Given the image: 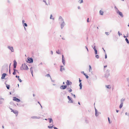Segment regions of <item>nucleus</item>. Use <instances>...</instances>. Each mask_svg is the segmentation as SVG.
<instances>
[{"label": "nucleus", "instance_id": "f257e3e1", "mask_svg": "<svg viewBox=\"0 0 129 129\" xmlns=\"http://www.w3.org/2000/svg\"><path fill=\"white\" fill-rule=\"evenodd\" d=\"M28 69V66L25 63L22 64V66L20 67V70H27Z\"/></svg>", "mask_w": 129, "mask_h": 129}, {"label": "nucleus", "instance_id": "f03ea898", "mask_svg": "<svg viewBox=\"0 0 129 129\" xmlns=\"http://www.w3.org/2000/svg\"><path fill=\"white\" fill-rule=\"evenodd\" d=\"M110 71L109 70H107L105 74V78H108L109 76H110L109 73Z\"/></svg>", "mask_w": 129, "mask_h": 129}, {"label": "nucleus", "instance_id": "7ed1b4c3", "mask_svg": "<svg viewBox=\"0 0 129 129\" xmlns=\"http://www.w3.org/2000/svg\"><path fill=\"white\" fill-rule=\"evenodd\" d=\"M27 61H26L29 63H32L33 62V59L31 57L29 58V57L27 58Z\"/></svg>", "mask_w": 129, "mask_h": 129}, {"label": "nucleus", "instance_id": "20e7f679", "mask_svg": "<svg viewBox=\"0 0 129 129\" xmlns=\"http://www.w3.org/2000/svg\"><path fill=\"white\" fill-rule=\"evenodd\" d=\"M67 98L69 100L68 101V103H73V101L71 98L69 96H67Z\"/></svg>", "mask_w": 129, "mask_h": 129}, {"label": "nucleus", "instance_id": "39448f33", "mask_svg": "<svg viewBox=\"0 0 129 129\" xmlns=\"http://www.w3.org/2000/svg\"><path fill=\"white\" fill-rule=\"evenodd\" d=\"M13 101H15L17 102H20V100L16 97H13Z\"/></svg>", "mask_w": 129, "mask_h": 129}, {"label": "nucleus", "instance_id": "423d86ee", "mask_svg": "<svg viewBox=\"0 0 129 129\" xmlns=\"http://www.w3.org/2000/svg\"><path fill=\"white\" fill-rule=\"evenodd\" d=\"M67 86L66 85H62L60 87V88L62 89H64L67 87Z\"/></svg>", "mask_w": 129, "mask_h": 129}, {"label": "nucleus", "instance_id": "0eeeda50", "mask_svg": "<svg viewBox=\"0 0 129 129\" xmlns=\"http://www.w3.org/2000/svg\"><path fill=\"white\" fill-rule=\"evenodd\" d=\"M8 48L12 52H13L14 51V49L13 47H11L9 46H8Z\"/></svg>", "mask_w": 129, "mask_h": 129}, {"label": "nucleus", "instance_id": "6e6552de", "mask_svg": "<svg viewBox=\"0 0 129 129\" xmlns=\"http://www.w3.org/2000/svg\"><path fill=\"white\" fill-rule=\"evenodd\" d=\"M62 62L63 65L64 66L65 64V59L64 58V56L63 55H62Z\"/></svg>", "mask_w": 129, "mask_h": 129}, {"label": "nucleus", "instance_id": "1a4fd4ad", "mask_svg": "<svg viewBox=\"0 0 129 129\" xmlns=\"http://www.w3.org/2000/svg\"><path fill=\"white\" fill-rule=\"evenodd\" d=\"M117 13L119 14L121 17H123V16L122 13V12H120L119 10H118L117 12Z\"/></svg>", "mask_w": 129, "mask_h": 129}, {"label": "nucleus", "instance_id": "9d476101", "mask_svg": "<svg viewBox=\"0 0 129 129\" xmlns=\"http://www.w3.org/2000/svg\"><path fill=\"white\" fill-rule=\"evenodd\" d=\"M7 75V74L5 73H4L3 74L2 76L1 77V79H4L5 77Z\"/></svg>", "mask_w": 129, "mask_h": 129}, {"label": "nucleus", "instance_id": "9b49d317", "mask_svg": "<svg viewBox=\"0 0 129 129\" xmlns=\"http://www.w3.org/2000/svg\"><path fill=\"white\" fill-rule=\"evenodd\" d=\"M66 85H71L72 84V82H71L69 81L68 80H67V82H66Z\"/></svg>", "mask_w": 129, "mask_h": 129}, {"label": "nucleus", "instance_id": "f8f14e48", "mask_svg": "<svg viewBox=\"0 0 129 129\" xmlns=\"http://www.w3.org/2000/svg\"><path fill=\"white\" fill-rule=\"evenodd\" d=\"M11 110H12L11 111L12 112H13L15 114H18V112L16 110H15L14 111L13 110H12V109H11Z\"/></svg>", "mask_w": 129, "mask_h": 129}, {"label": "nucleus", "instance_id": "ddd939ff", "mask_svg": "<svg viewBox=\"0 0 129 129\" xmlns=\"http://www.w3.org/2000/svg\"><path fill=\"white\" fill-rule=\"evenodd\" d=\"M30 71L31 72V73L32 75V76H33V67H31L30 68Z\"/></svg>", "mask_w": 129, "mask_h": 129}, {"label": "nucleus", "instance_id": "4468645a", "mask_svg": "<svg viewBox=\"0 0 129 129\" xmlns=\"http://www.w3.org/2000/svg\"><path fill=\"white\" fill-rule=\"evenodd\" d=\"M40 118V117H38L36 116H33L31 117V118L32 119H39Z\"/></svg>", "mask_w": 129, "mask_h": 129}, {"label": "nucleus", "instance_id": "2eb2a0df", "mask_svg": "<svg viewBox=\"0 0 129 129\" xmlns=\"http://www.w3.org/2000/svg\"><path fill=\"white\" fill-rule=\"evenodd\" d=\"M125 98H122L121 100H120V102L121 103H123V102L125 101Z\"/></svg>", "mask_w": 129, "mask_h": 129}, {"label": "nucleus", "instance_id": "dca6fc26", "mask_svg": "<svg viewBox=\"0 0 129 129\" xmlns=\"http://www.w3.org/2000/svg\"><path fill=\"white\" fill-rule=\"evenodd\" d=\"M95 115L97 117L98 116L99 114H97V113H98V111H97V110L96 109H95Z\"/></svg>", "mask_w": 129, "mask_h": 129}, {"label": "nucleus", "instance_id": "f3484780", "mask_svg": "<svg viewBox=\"0 0 129 129\" xmlns=\"http://www.w3.org/2000/svg\"><path fill=\"white\" fill-rule=\"evenodd\" d=\"M13 66H17V63L15 60H14V61Z\"/></svg>", "mask_w": 129, "mask_h": 129}, {"label": "nucleus", "instance_id": "a211bd4d", "mask_svg": "<svg viewBox=\"0 0 129 129\" xmlns=\"http://www.w3.org/2000/svg\"><path fill=\"white\" fill-rule=\"evenodd\" d=\"M65 25V23L64 22H63L61 24V28H62L63 27H64V25Z\"/></svg>", "mask_w": 129, "mask_h": 129}, {"label": "nucleus", "instance_id": "6ab92c4d", "mask_svg": "<svg viewBox=\"0 0 129 129\" xmlns=\"http://www.w3.org/2000/svg\"><path fill=\"white\" fill-rule=\"evenodd\" d=\"M106 87L107 88L109 89H110L111 88V87L110 85H106Z\"/></svg>", "mask_w": 129, "mask_h": 129}, {"label": "nucleus", "instance_id": "aec40b11", "mask_svg": "<svg viewBox=\"0 0 129 129\" xmlns=\"http://www.w3.org/2000/svg\"><path fill=\"white\" fill-rule=\"evenodd\" d=\"M123 103H121L119 106V108L120 109H121L122 107L123 106Z\"/></svg>", "mask_w": 129, "mask_h": 129}, {"label": "nucleus", "instance_id": "412c9836", "mask_svg": "<svg viewBox=\"0 0 129 129\" xmlns=\"http://www.w3.org/2000/svg\"><path fill=\"white\" fill-rule=\"evenodd\" d=\"M56 53L59 54H61L60 52H59V49H58L56 52Z\"/></svg>", "mask_w": 129, "mask_h": 129}, {"label": "nucleus", "instance_id": "4be33fe9", "mask_svg": "<svg viewBox=\"0 0 129 129\" xmlns=\"http://www.w3.org/2000/svg\"><path fill=\"white\" fill-rule=\"evenodd\" d=\"M14 71L13 72V74L14 75H15L16 74V72L17 71L16 70H13Z\"/></svg>", "mask_w": 129, "mask_h": 129}, {"label": "nucleus", "instance_id": "5701e85b", "mask_svg": "<svg viewBox=\"0 0 129 129\" xmlns=\"http://www.w3.org/2000/svg\"><path fill=\"white\" fill-rule=\"evenodd\" d=\"M79 86H80V89H82V83H80V84H79Z\"/></svg>", "mask_w": 129, "mask_h": 129}, {"label": "nucleus", "instance_id": "b1692460", "mask_svg": "<svg viewBox=\"0 0 129 129\" xmlns=\"http://www.w3.org/2000/svg\"><path fill=\"white\" fill-rule=\"evenodd\" d=\"M85 122L86 123H88V121L87 120V118H86L85 119Z\"/></svg>", "mask_w": 129, "mask_h": 129}, {"label": "nucleus", "instance_id": "393cba45", "mask_svg": "<svg viewBox=\"0 0 129 129\" xmlns=\"http://www.w3.org/2000/svg\"><path fill=\"white\" fill-rule=\"evenodd\" d=\"M6 86L7 88L8 89H9L10 86V85H9L6 84Z\"/></svg>", "mask_w": 129, "mask_h": 129}, {"label": "nucleus", "instance_id": "a878e982", "mask_svg": "<svg viewBox=\"0 0 129 129\" xmlns=\"http://www.w3.org/2000/svg\"><path fill=\"white\" fill-rule=\"evenodd\" d=\"M49 122L50 123L51 122H52L53 120L51 118H49Z\"/></svg>", "mask_w": 129, "mask_h": 129}, {"label": "nucleus", "instance_id": "bb28decb", "mask_svg": "<svg viewBox=\"0 0 129 129\" xmlns=\"http://www.w3.org/2000/svg\"><path fill=\"white\" fill-rule=\"evenodd\" d=\"M100 14L101 15H103V11L102 10H100Z\"/></svg>", "mask_w": 129, "mask_h": 129}, {"label": "nucleus", "instance_id": "cd10ccee", "mask_svg": "<svg viewBox=\"0 0 129 129\" xmlns=\"http://www.w3.org/2000/svg\"><path fill=\"white\" fill-rule=\"evenodd\" d=\"M125 40L126 41V43H129V42L128 40V39L127 38H126L125 39Z\"/></svg>", "mask_w": 129, "mask_h": 129}, {"label": "nucleus", "instance_id": "c85d7f7f", "mask_svg": "<svg viewBox=\"0 0 129 129\" xmlns=\"http://www.w3.org/2000/svg\"><path fill=\"white\" fill-rule=\"evenodd\" d=\"M60 71L61 72H62V67H63V66H60Z\"/></svg>", "mask_w": 129, "mask_h": 129}, {"label": "nucleus", "instance_id": "c756f323", "mask_svg": "<svg viewBox=\"0 0 129 129\" xmlns=\"http://www.w3.org/2000/svg\"><path fill=\"white\" fill-rule=\"evenodd\" d=\"M84 75L85 76L87 79H88V78L89 77L87 75H86L85 73H84Z\"/></svg>", "mask_w": 129, "mask_h": 129}, {"label": "nucleus", "instance_id": "7c9ffc66", "mask_svg": "<svg viewBox=\"0 0 129 129\" xmlns=\"http://www.w3.org/2000/svg\"><path fill=\"white\" fill-rule=\"evenodd\" d=\"M11 63H10V65H9V74H11V70H10V66H11Z\"/></svg>", "mask_w": 129, "mask_h": 129}, {"label": "nucleus", "instance_id": "2f4dec72", "mask_svg": "<svg viewBox=\"0 0 129 129\" xmlns=\"http://www.w3.org/2000/svg\"><path fill=\"white\" fill-rule=\"evenodd\" d=\"M94 51V54L95 55L97 54H98V51L96 49Z\"/></svg>", "mask_w": 129, "mask_h": 129}, {"label": "nucleus", "instance_id": "473e14b6", "mask_svg": "<svg viewBox=\"0 0 129 129\" xmlns=\"http://www.w3.org/2000/svg\"><path fill=\"white\" fill-rule=\"evenodd\" d=\"M45 76H47L48 77H50H50H51V76H50V75L49 74H47V75H45Z\"/></svg>", "mask_w": 129, "mask_h": 129}, {"label": "nucleus", "instance_id": "72a5a7b5", "mask_svg": "<svg viewBox=\"0 0 129 129\" xmlns=\"http://www.w3.org/2000/svg\"><path fill=\"white\" fill-rule=\"evenodd\" d=\"M95 57L96 58L98 59L99 58V56L98 55L96 54Z\"/></svg>", "mask_w": 129, "mask_h": 129}, {"label": "nucleus", "instance_id": "f704fd0d", "mask_svg": "<svg viewBox=\"0 0 129 129\" xmlns=\"http://www.w3.org/2000/svg\"><path fill=\"white\" fill-rule=\"evenodd\" d=\"M89 72H90L91 70V66H90V65L89 66Z\"/></svg>", "mask_w": 129, "mask_h": 129}, {"label": "nucleus", "instance_id": "c9c22d12", "mask_svg": "<svg viewBox=\"0 0 129 129\" xmlns=\"http://www.w3.org/2000/svg\"><path fill=\"white\" fill-rule=\"evenodd\" d=\"M71 94L74 97V98H76L75 95L74 94H73V93H71Z\"/></svg>", "mask_w": 129, "mask_h": 129}, {"label": "nucleus", "instance_id": "e433bc0d", "mask_svg": "<svg viewBox=\"0 0 129 129\" xmlns=\"http://www.w3.org/2000/svg\"><path fill=\"white\" fill-rule=\"evenodd\" d=\"M16 66H13V70H16L15 69L16 68Z\"/></svg>", "mask_w": 129, "mask_h": 129}, {"label": "nucleus", "instance_id": "4c0bfd02", "mask_svg": "<svg viewBox=\"0 0 129 129\" xmlns=\"http://www.w3.org/2000/svg\"><path fill=\"white\" fill-rule=\"evenodd\" d=\"M72 89L71 88H70L68 90V91L69 92H70L72 91Z\"/></svg>", "mask_w": 129, "mask_h": 129}, {"label": "nucleus", "instance_id": "58836bf2", "mask_svg": "<svg viewBox=\"0 0 129 129\" xmlns=\"http://www.w3.org/2000/svg\"><path fill=\"white\" fill-rule=\"evenodd\" d=\"M53 125H52V126H48V128H52V127H53Z\"/></svg>", "mask_w": 129, "mask_h": 129}, {"label": "nucleus", "instance_id": "ea45409f", "mask_svg": "<svg viewBox=\"0 0 129 129\" xmlns=\"http://www.w3.org/2000/svg\"><path fill=\"white\" fill-rule=\"evenodd\" d=\"M108 119L109 121V123H111V122H110V119L109 117H108Z\"/></svg>", "mask_w": 129, "mask_h": 129}, {"label": "nucleus", "instance_id": "a19ab883", "mask_svg": "<svg viewBox=\"0 0 129 129\" xmlns=\"http://www.w3.org/2000/svg\"><path fill=\"white\" fill-rule=\"evenodd\" d=\"M8 65L7 64H5L3 66V67H4V66H5V67H8Z\"/></svg>", "mask_w": 129, "mask_h": 129}, {"label": "nucleus", "instance_id": "79ce46f5", "mask_svg": "<svg viewBox=\"0 0 129 129\" xmlns=\"http://www.w3.org/2000/svg\"><path fill=\"white\" fill-rule=\"evenodd\" d=\"M126 35H127L126 36H125V35H124L123 37L124 38H125L126 37H128V33H127V34Z\"/></svg>", "mask_w": 129, "mask_h": 129}, {"label": "nucleus", "instance_id": "37998d69", "mask_svg": "<svg viewBox=\"0 0 129 129\" xmlns=\"http://www.w3.org/2000/svg\"><path fill=\"white\" fill-rule=\"evenodd\" d=\"M23 25H24L26 27L27 26V24L26 23H24L23 24Z\"/></svg>", "mask_w": 129, "mask_h": 129}, {"label": "nucleus", "instance_id": "c03bdc74", "mask_svg": "<svg viewBox=\"0 0 129 129\" xmlns=\"http://www.w3.org/2000/svg\"><path fill=\"white\" fill-rule=\"evenodd\" d=\"M83 0H79V2L80 3H83Z\"/></svg>", "mask_w": 129, "mask_h": 129}, {"label": "nucleus", "instance_id": "a18cd8bd", "mask_svg": "<svg viewBox=\"0 0 129 129\" xmlns=\"http://www.w3.org/2000/svg\"><path fill=\"white\" fill-rule=\"evenodd\" d=\"M18 80L19 81V82H22V81L21 80V79H20L19 78V79H18Z\"/></svg>", "mask_w": 129, "mask_h": 129}, {"label": "nucleus", "instance_id": "49530a36", "mask_svg": "<svg viewBox=\"0 0 129 129\" xmlns=\"http://www.w3.org/2000/svg\"><path fill=\"white\" fill-rule=\"evenodd\" d=\"M63 92H64L63 93L64 95L66 94H67V92L66 91H64Z\"/></svg>", "mask_w": 129, "mask_h": 129}, {"label": "nucleus", "instance_id": "de8ad7c7", "mask_svg": "<svg viewBox=\"0 0 129 129\" xmlns=\"http://www.w3.org/2000/svg\"><path fill=\"white\" fill-rule=\"evenodd\" d=\"M16 77V78H17L18 79H19V76H18L17 75H16L15 76Z\"/></svg>", "mask_w": 129, "mask_h": 129}, {"label": "nucleus", "instance_id": "09e8293b", "mask_svg": "<svg viewBox=\"0 0 129 129\" xmlns=\"http://www.w3.org/2000/svg\"><path fill=\"white\" fill-rule=\"evenodd\" d=\"M107 58V55L106 54V53L105 54V59H106Z\"/></svg>", "mask_w": 129, "mask_h": 129}, {"label": "nucleus", "instance_id": "8fccbe9b", "mask_svg": "<svg viewBox=\"0 0 129 129\" xmlns=\"http://www.w3.org/2000/svg\"><path fill=\"white\" fill-rule=\"evenodd\" d=\"M85 48H86V49L87 50V51L88 52L89 51V50L88 49V48L86 46H85Z\"/></svg>", "mask_w": 129, "mask_h": 129}, {"label": "nucleus", "instance_id": "3c124183", "mask_svg": "<svg viewBox=\"0 0 129 129\" xmlns=\"http://www.w3.org/2000/svg\"><path fill=\"white\" fill-rule=\"evenodd\" d=\"M51 80V81H52V82H54V81H55L54 80H53L52 79V78H51V77H50V78Z\"/></svg>", "mask_w": 129, "mask_h": 129}, {"label": "nucleus", "instance_id": "603ef678", "mask_svg": "<svg viewBox=\"0 0 129 129\" xmlns=\"http://www.w3.org/2000/svg\"><path fill=\"white\" fill-rule=\"evenodd\" d=\"M94 50H96V49L95 48V46H94L93 47V48Z\"/></svg>", "mask_w": 129, "mask_h": 129}, {"label": "nucleus", "instance_id": "864d4df0", "mask_svg": "<svg viewBox=\"0 0 129 129\" xmlns=\"http://www.w3.org/2000/svg\"><path fill=\"white\" fill-rule=\"evenodd\" d=\"M118 35L119 36H120V35H122V34H121V33H118Z\"/></svg>", "mask_w": 129, "mask_h": 129}, {"label": "nucleus", "instance_id": "5fc2aeb1", "mask_svg": "<svg viewBox=\"0 0 129 129\" xmlns=\"http://www.w3.org/2000/svg\"><path fill=\"white\" fill-rule=\"evenodd\" d=\"M81 81L82 80H80V78H79V83H81Z\"/></svg>", "mask_w": 129, "mask_h": 129}, {"label": "nucleus", "instance_id": "6e6d98bb", "mask_svg": "<svg viewBox=\"0 0 129 129\" xmlns=\"http://www.w3.org/2000/svg\"><path fill=\"white\" fill-rule=\"evenodd\" d=\"M127 80L128 82H129V78H127Z\"/></svg>", "mask_w": 129, "mask_h": 129}, {"label": "nucleus", "instance_id": "4d7b16f0", "mask_svg": "<svg viewBox=\"0 0 129 129\" xmlns=\"http://www.w3.org/2000/svg\"><path fill=\"white\" fill-rule=\"evenodd\" d=\"M105 33L107 35H108L109 34V33Z\"/></svg>", "mask_w": 129, "mask_h": 129}, {"label": "nucleus", "instance_id": "13d9d810", "mask_svg": "<svg viewBox=\"0 0 129 129\" xmlns=\"http://www.w3.org/2000/svg\"><path fill=\"white\" fill-rule=\"evenodd\" d=\"M51 54H52V55L53 54V51H51Z\"/></svg>", "mask_w": 129, "mask_h": 129}, {"label": "nucleus", "instance_id": "bf43d9fd", "mask_svg": "<svg viewBox=\"0 0 129 129\" xmlns=\"http://www.w3.org/2000/svg\"><path fill=\"white\" fill-rule=\"evenodd\" d=\"M62 71L63 70H64H64H65V69L64 68H62Z\"/></svg>", "mask_w": 129, "mask_h": 129}, {"label": "nucleus", "instance_id": "052dcab7", "mask_svg": "<svg viewBox=\"0 0 129 129\" xmlns=\"http://www.w3.org/2000/svg\"><path fill=\"white\" fill-rule=\"evenodd\" d=\"M52 15H50V18L51 19L52 18Z\"/></svg>", "mask_w": 129, "mask_h": 129}, {"label": "nucleus", "instance_id": "680f3d73", "mask_svg": "<svg viewBox=\"0 0 129 129\" xmlns=\"http://www.w3.org/2000/svg\"><path fill=\"white\" fill-rule=\"evenodd\" d=\"M89 19L88 18L87 19V22H89Z\"/></svg>", "mask_w": 129, "mask_h": 129}, {"label": "nucleus", "instance_id": "e2e57ef3", "mask_svg": "<svg viewBox=\"0 0 129 129\" xmlns=\"http://www.w3.org/2000/svg\"><path fill=\"white\" fill-rule=\"evenodd\" d=\"M3 68H2V69L1 70V73H2L3 72Z\"/></svg>", "mask_w": 129, "mask_h": 129}, {"label": "nucleus", "instance_id": "0e129e2a", "mask_svg": "<svg viewBox=\"0 0 129 129\" xmlns=\"http://www.w3.org/2000/svg\"><path fill=\"white\" fill-rule=\"evenodd\" d=\"M4 100V99H3V98H0V100Z\"/></svg>", "mask_w": 129, "mask_h": 129}, {"label": "nucleus", "instance_id": "69168bd1", "mask_svg": "<svg viewBox=\"0 0 129 129\" xmlns=\"http://www.w3.org/2000/svg\"><path fill=\"white\" fill-rule=\"evenodd\" d=\"M17 71H16V72H17V73H18V74L19 73V72L18 71L16 70Z\"/></svg>", "mask_w": 129, "mask_h": 129}, {"label": "nucleus", "instance_id": "338daca9", "mask_svg": "<svg viewBox=\"0 0 129 129\" xmlns=\"http://www.w3.org/2000/svg\"><path fill=\"white\" fill-rule=\"evenodd\" d=\"M95 44V43H94V45H92V48H93V47H94V45Z\"/></svg>", "mask_w": 129, "mask_h": 129}, {"label": "nucleus", "instance_id": "774afa93", "mask_svg": "<svg viewBox=\"0 0 129 129\" xmlns=\"http://www.w3.org/2000/svg\"><path fill=\"white\" fill-rule=\"evenodd\" d=\"M69 89H70L68 87L66 88V89L67 90H69Z\"/></svg>", "mask_w": 129, "mask_h": 129}]
</instances>
